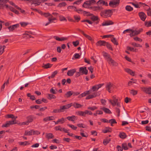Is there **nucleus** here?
I'll list each match as a JSON object with an SVG mask.
<instances>
[{"instance_id":"1","label":"nucleus","mask_w":151,"mask_h":151,"mask_svg":"<svg viewBox=\"0 0 151 151\" xmlns=\"http://www.w3.org/2000/svg\"><path fill=\"white\" fill-rule=\"evenodd\" d=\"M112 98L113 99L112 100L111 99L108 100L109 102L113 106L117 105L118 107H120V103L119 102H118V99L116 98V96H113Z\"/></svg>"},{"instance_id":"2","label":"nucleus","mask_w":151,"mask_h":151,"mask_svg":"<svg viewBox=\"0 0 151 151\" xmlns=\"http://www.w3.org/2000/svg\"><path fill=\"white\" fill-rule=\"evenodd\" d=\"M112 14L111 11L108 9L101 11L100 13V15L104 17H110Z\"/></svg>"},{"instance_id":"3","label":"nucleus","mask_w":151,"mask_h":151,"mask_svg":"<svg viewBox=\"0 0 151 151\" xmlns=\"http://www.w3.org/2000/svg\"><path fill=\"white\" fill-rule=\"evenodd\" d=\"M40 133L38 131H35L33 130H26L25 131L24 135L26 136H30L32 135H38L40 134Z\"/></svg>"},{"instance_id":"4","label":"nucleus","mask_w":151,"mask_h":151,"mask_svg":"<svg viewBox=\"0 0 151 151\" xmlns=\"http://www.w3.org/2000/svg\"><path fill=\"white\" fill-rule=\"evenodd\" d=\"M115 87V85L111 82L107 83L106 86V89L109 93L111 92L112 90Z\"/></svg>"},{"instance_id":"5","label":"nucleus","mask_w":151,"mask_h":151,"mask_svg":"<svg viewBox=\"0 0 151 151\" xmlns=\"http://www.w3.org/2000/svg\"><path fill=\"white\" fill-rule=\"evenodd\" d=\"M120 0H112L110 1L109 5L112 7L114 8L119 4Z\"/></svg>"},{"instance_id":"6","label":"nucleus","mask_w":151,"mask_h":151,"mask_svg":"<svg viewBox=\"0 0 151 151\" xmlns=\"http://www.w3.org/2000/svg\"><path fill=\"white\" fill-rule=\"evenodd\" d=\"M104 85V83H102L93 86L89 90H91V93L92 92V91H97L99 88L103 86Z\"/></svg>"},{"instance_id":"7","label":"nucleus","mask_w":151,"mask_h":151,"mask_svg":"<svg viewBox=\"0 0 151 151\" xmlns=\"http://www.w3.org/2000/svg\"><path fill=\"white\" fill-rule=\"evenodd\" d=\"M143 31L142 29H140L138 30H134L132 29V34L130 35V36L132 37L135 35H138L140 34V33L142 32Z\"/></svg>"},{"instance_id":"8","label":"nucleus","mask_w":151,"mask_h":151,"mask_svg":"<svg viewBox=\"0 0 151 151\" xmlns=\"http://www.w3.org/2000/svg\"><path fill=\"white\" fill-rule=\"evenodd\" d=\"M16 123V122L15 121V120H12L7 121L5 124L2 126V127H8L11 125L15 124Z\"/></svg>"},{"instance_id":"9","label":"nucleus","mask_w":151,"mask_h":151,"mask_svg":"<svg viewBox=\"0 0 151 151\" xmlns=\"http://www.w3.org/2000/svg\"><path fill=\"white\" fill-rule=\"evenodd\" d=\"M19 27V24H17L9 27L8 28L10 32H12L15 29L18 28Z\"/></svg>"},{"instance_id":"10","label":"nucleus","mask_w":151,"mask_h":151,"mask_svg":"<svg viewBox=\"0 0 151 151\" xmlns=\"http://www.w3.org/2000/svg\"><path fill=\"white\" fill-rule=\"evenodd\" d=\"M73 106V103H71L65 105L60 106V108L62 111V112H63L65 110L68 109Z\"/></svg>"},{"instance_id":"11","label":"nucleus","mask_w":151,"mask_h":151,"mask_svg":"<svg viewBox=\"0 0 151 151\" xmlns=\"http://www.w3.org/2000/svg\"><path fill=\"white\" fill-rule=\"evenodd\" d=\"M96 4L98 6H107L108 5L107 2L104 1L103 0H99L97 2Z\"/></svg>"},{"instance_id":"12","label":"nucleus","mask_w":151,"mask_h":151,"mask_svg":"<svg viewBox=\"0 0 151 151\" xmlns=\"http://www.w3.org/2000/svg\"><path fill=\"white\" fill-rule=\"evenodd\" d=\"M56 20V18L55 17H53L52 16V15L51 16L48 18V22L45 24V26H47L50 23L54 22H53V21Z\"/></svg>"},{"instance_id":"13","label":"nucleus","mask_w":151,"mask_h":151,"mask_svg":"<svg viewBox=\"0 0 151 151\" xmlns=\"http://www.w3.org/2000/svg\"><path fill=\"white\" fill-rule=\"evenodd\" d=\"M98 94V92H94L92 94L87 96L86 97V99H92L98 96L99 95V94Z\"/></svg>"},{"instance_id":"14","label":"nucleus","mask_w":151,"mask_h":151,"mask_svg":"<svg viewBox=\"0 0 151 151\" xmlns=\"http://www.w3.org/2000/svg\"><path fill=\"white\" fill-rule=\"evenodd\" d=\"M142 90V91L145 93L149 94H151V88L149 87L148 88L147 87H142L141 88Z\"/></svg>"},{"instance_id":"15","label":"nucleus","mask_w":151,"mask_h":151,"mask_svg":"<svg viewBox=\"0 0 151 151\" xmlns=\"http://www.w3.org/2000/svg\"><path fill=\"white\" fill-rule=\"evenodd\" d=\"M55 129L56 131L59 130L60 131H63L65 132H68L67 129L64 128H62L60 126H56L55 127Z\"/></svg>"},{"instance_id":"16","label":"nucleus","mask_w":151,"mask_h":151,"mask_svg":"<svg viewBox=\"0 0 151 151\" xmlns=\"http://www.w3.org/2000/svg\"><path fill=\"white\" fill-rule=\"evenodd\" d=\"M53 38L54 39L56 40L59 41H65V40H67L68 38L66 37H59L57 36H54L53 37Z\"/></svg>"},{"instance_id":"17","label":"nucleus","mask_w":151,"mask_h":151,"mask_svg":"<svg viewBox=\"0 0 151 151\" xmlns=\"http://www.w3.org/2000/svg\"><path fill=\"white\" fill-rule=\"evenodd\" d=\"M38 13L41 15L44 16L45 17L47 18L50 17L52 15L49 12H43L41 11H38Z\"/></svg>"},{"instance_id":"18","label":"nucleus","mask_w":151,"mask_h":151,"mask_svg":"<svg viewBox=\"0 0 151 151\" xmlns=\"http://www.w3.org/2000/svg\"><path fill=\"white\" fill-rule=\"evenodd\" d=\"M103 9V8L101 6H94L91 7V9L94 11L96 12L100 11Z\"/></svg>"},{"instance_id":"19","label":"nucleus","mask_w":151,"mask_h":151,"mask_svg":"<svg viewBox=\"0 0 151 151\" xmlns=\"http://www.w3.org/2000/svg\"><path fill=\"white\" fill-rule=\"evenodd\" d=\"M79 71L81 73L86 75L87 74L88 72V70L86 69V67L80 68Z\"/></svg>"},{"instance_id":"20","label":"nucleus","mask_w":151,"mask_h":151,"mask_svg":"<svg viewBox=\"0 0 151 151\" xmlns=\"http://www.w3.org/2000/svg\"><path fill=\"white\" fill-rule=\"evenodd\" d=\"M91 93V90L86 91L81 94L78 96V98H81L86 96L87 95H88Z\"/></svg>"},{"instance_id":"21","label":"nucleus","mask_w":151,"mask_h":151,"mask_svg":"<svg viewBox=\"0 0 151 151\" xmlns=\"http://www.w3.org/2000/svg\"><path fill=\"white\" fill-rule=\"evenodd\" d=\"M66 119V118H65L63 117L61 119H58L57 121L55 122L54 121V122H55V124H57L59 123L62 124L65 122Z\"/></svg>"},{"instance_id":"22","label":"nucleus","mask_w":151,"mask_h":151,"mask_svg":"<svg viewBox=\"0 0 151 151\" xmlns=\"http://www.w3.org/2000/svg\"><path fill=\"white\" fill-rule=\"evenodd\" d=\"M139 16L141 20L144 21L146 18V15L143 12H140L139 13Z\"/></svg>"},{"instance_id":"23","label":"nucleus","mask_w":151,"mask_h":151,"mask_svg":"<svg viewBox=\"0 0 151 151\" xmlns=\"http://www.w3.org/2000/svg\"><path fill=\"white\" fill-rule=\"evenodd\" d=\"M76 69H73L68 71L67 73V75L68 76H73L74 73L76 72Z\"/></svg>"},{"instance_id":"24","label":"nucleus","mask_w":151,"mask_h":151,"mask_svg":"<svg viewBox=\"0 0 151 151\" xmlns=\"http://www.w3.org/2000/svg\"><path fill=\"white\" fill-rule=\"evenodd\" d=\"M32 32L30 31H27L23 34V37H26L27 38H30L31 36L30 34H32Z\"/></svg>"},{"instance_id":"25","label":"nucleus","mask_w":151,"mask_h":151,"mask_svg":"<svg viewBox=\"0 0 151 151\" xmlns=\"http://www.w3.org/2000/svg\"><path fill=\"white\" fill-rule=\"evenodd\" d=\"M114 23L111 20H108L105 21L102 24V25L103 26H108L113 24Z\"/></svg>"},{"instance_id":"26","label":"nucleus","mask_w":151,"mask_h":151,"mask_svg":"<svg viewBox=\"0 0 151 151\" xmlns=\"http://www.w3.org/2000/svg\"><path fill=\"white\" fill-rule=\"evenodd\" d=\"M106 44V42L104 41L100 40L96 43L97 46H105Z\"/></svg>"},{"instance_id":"27","label":"nucleus","mask_w":151,"mask_h":151,"mask_svg":"<svg viewBox=\"0 0 151 151\" xmlns=\"http://www.w3.org/2000/svg\"><path fill=\"white\" fill-rule=\"evenodd\" d=\"M102 54L103 56L107 61L111 58L109 54L105 52H103Z\"/></svg>"},{"instance_id":"28","label":"nucleus","mask_w":151,"mask_h":151,"mask_svg":"<svg viewBox=\"0 0 151 151\" xmlns=\"http://www.w3.org/2000/svg\"><path fill=\"white\" fill-rule=\"evenodd\" d=\"M91 6V5L89 4V2L88 1H87L84 2L82 6L85 8H90L91 9V7H90Z\"/></svg>"},{"instance_id":"29","label":"nucleus","mask_w":151,"mask_h":151,"mask_svg":"<svg viewBox=\"0 0 151 151\" xmlns=\"http://www.w3.org/2000/svg\"><path fill=\"white\" fill-rule=\"evenodd\" d=\"M107 61L109 64L113 66H116L118 65L117 63L112 60L111 58L108 60Z\"/></svg>"},{"instance_id":"30","label":"nucleus","mask_w":151,"mask_h":151,"mask_svg":"<svg viewBox=\"0 0 151 151\" xmlns=\"http://www.w3.org/2000/svg\"><path fill=\"white\" fill-rule=\"evenodd\" d=\"M91 19L93 21H97L96 24H98L100 20V19L98 16L94 15L92 16L91 17Z\"/></svg>"},{"instance_id":"31","label":"nucleus","mask_w":151,"mask_h":151,"mask_svg":"<svg viewBox=\"0 0 151 151\" xmlns=\"http://www.w3.org/2000/svg\"><path fill=\"white\" fill-rule=\"evenodd\" d=\"M125 71L128 73L132 76L134 75V72L132 71V70L129 68H126L125 69Z\"/></svg>"},{"instance_id":"32","label":"nucleus","mask_w":151,"mask_h":151,"mask_svg":"<svg viewBox=\"0 0 151 151\" xmlns=\"http://www.w3.org/2000/svg\"><path fill=\"white\" fill-rule=\"evenodd\" d=\"M73 106L75 108H80L83 106V105L76 102H75L73 104Z\"/></svg>"},{"instance_id":"33","label":"nucleus","mask_w":151,"mask_h":151,"mask_svg":"<svg viewBox=\"0 0 151 151\" xmlns=\"http://www.w3.org/2000/svg\"><path fill=\"white\" fill-rule=\"evenodd\" d=\"M101 109L102 110L106 113L111 114V113L110 110L108 109L103 107L101 108Z\"/></svg>"},{"instance_id":"34","label":"nucleus","mask_w":151,"mask_h":151,"mask_svg":"<svg viewBox=\"0 0 151 151\" xmlns=\"http://www.w3.org/2000/svg\"><path fill=\"white\" fill-rule=\"evenodd\" d=\"M54 119H55V118L54 116H47L44 118L43 119V121H48L53 120Z\"/></svg>"},{"instance_id":"35","label":"nucleus","mask_w":151,"mask_h":151,"mask_svg":"<svg viewBox=\"0 0 151 151\" xmlns=\"http://www.w3.org/2000/svg\"><path fill=\"white\" fill-rule=\"evenodd\" d=\"M76 116H68L66 118V119H67L69 121H71L72 122H74L76 118Z\"/></svg>"},{"instance_id":"36","label":"nucleus","mask_w":151,"mask_h":151,"mask_svg":"<svg viewBox=\"0 0 151 151\" xmlns=\"http://www.w3.org/2000/svg\"><path fill=\"white\" fill-rule=\"evenodd\" d=\"M73 94V92L72 91L67 92L65 94V97L66 98H69Z\"/></svg>"},{"instance_id":"37","label":"nucleus","mask_w":151,"mask_h":151,"mask_svg":"<svg viewBox=\"0 0 151 151\" xmlns=\"http://www.w3.org/2000/svg\"><path fill=\"white\" fill-rule=\"evenodd\" d=\"M46 137L48 139H52L54 137V136L53 134L51 133H46Z\"/></svg>"},{"instance_id":"38","label":"nucleus","mask_w":151,"mask_h":151,"mask_svg":"<svg viewBox=\"0 0 151 151\" xmlns=\"http://www.w3.org/2000/svg\"><path fill=\"white\" fill-rule=\"evenodd\" d=\"M77 114L78 115H79L81 116H86V112L85 111H78L77 113Z\"/></svg>"},{"instance_id":"39","label":"nucleus","mask_w":151,"mask_h":151,"mask_svg":"<svg viewBox=\"0 0 151 151\" xmlns=\"http://www.w3.org/2000/svg\"><path fill=\"white\" fill-rule=\"evenodd\" d=\"M5 48V46L0 45V55H1L3 53L4 51V49Z\"/></svg>"},{"instance_id":"40","label":"nucleus","mask_w":151,"mask_h":151,"mask_svg":"<svg viewBox=\"0 0 151 151\" xmlns=\"http://www.w3.org/2000/svg\"><path fill=\"white\" fill-rule=\"evenodd\" d=\"M127 33H129V35L130 36V35L132 34V29H128L124 30L123 32V34H126Z\"/></svg>"},{"instance_id":"41","label":"nucleus","mask_w":151,"mask_h":151,"mask_svg":"<svg viewBox=\"0 0 151 151\" xmlns=\"http://www.w3.org/2000/svg\"><path fill=\"white\" fill-rule=\"evenodd\" d=\"M119 136L122 139H124L126 138L127 135L124 132L120 133L119 134Z\"/></svg>"},{"instance_id":"42","label":"nucleus","mask_w":151,"mask_h":151,"mask_svg":"<svg viewBox=\"0 0 151 151\" xmlns=\"http://www.w3.org/2000/svg\"><path fill=\"white\" fill-rule=\"evenodd\" d=\"M18 143L20 145L25 146L29 144L28 142L27 141H24V142H18Z\"/></svg>"},{"instance_id":"43","label":"nucleus","mask_w":151,"mask_h":151,"mask_svg":"<svg viewBox=\"0 0 151 151\" xmlns=\"http://www.w3.org/2000/svg\"><path fill=\"white\" fill-rule=\"evenodd\" d=\"M59 19L61 21H67V19L66 18L63 16L61 15L59 16Z\"/></svg>"},{"instance_id":"44","label":"nucleus","mask_w":151,"mask_h":151,"mask_svg":"<svg viewBox=\"0 0 151 151\" xmlns=\"http://www.w3.org/2000/svg\"><path fill=\"white\" fill-rule=\"evenodd\" d=\"M21 26L23 27H24L27 26L29 24V23L25 22H20L19 23Z\"/></svg>"},{"instance_id":"45","label":"nucleus","mask_w":151,"mask_h":151,"mask_svg":"<svg viewBox=\"0 0 151 151\" xmlns=\"http://www.w3.org/2000/svg\"><path fill=\"white\" fill-rule=\"evenodd\" d=\"M48 99H55L56 97L55 96L52 94H48Z\"/></svg>"},{"instance_id":"46","label":"nucleus","mask_w":151,"mask_h":151,"mask_svg":"<svg viewBox=\"0 0 151 151\" xmlns=\"http://www.w3.org/2000/svg\"><path fill=\"white\" fill-rule=\"evenodd\" d=\"M111 132V129L109 127H106L102 130V132L104 133H106Z\"/></svg>"},{"instance_id":"47","label":"nucleus","mask_w":151,"mask_h":151,"mask_svg":"<svg viewBox=\"0 0 151 151\" xmlns=\"http://www.w3.org/2000/svg\"><path fill=\"white\" fill-rule=\"evenodd\" d=\"M27 121L29 123L32 122L33 120V117L31 116H30L27 117Z\"/></svg>"},{"instance_id":"48","label":"nucleus","mask_w":151,"mask_h":151,"mask_svg":"<svg viewBox=\"0 0 151 151\" xmlns=\"http://www.w3.org/2000/svg\"><path fill=\"white\" fill-rule=\"evenodd\" d=\"M9 0H0V5L1 6H4V5Z\"/></svg>"},{"instance_id":"49","label":"nucleus","mask_w":151,"mask_h":151,"mask_svg":"<svg viewBox=\"0 0 151 151\" xmlns=\"http://www.w3.org/2000/svg\"><path fill=\"white\" fill-rule=\"evenodd\" d=\"M66 5V4L65 2H62L59 4L58 6L59 7H61L65 6Z\"/></svg>"},{"instance_id":"50","label":"nucleus","mask_w":151,"mask_h":151,"mask_svg":"<svg viewBox=\"0 0 151 151\" xmlns=\"http://www.w3.org/2000/svg\"><path fill=\"white\" fill-rule=\"evenodd\" d=\"M110 139L109 138H107L104 139L103 142V143L104 145H106L110 141Z\"/></svg>"},{"instance_id":"51","label":"nucleus","mask_w":151,"mask_h":151,"mask_svg":"<svg viewBox=\"0 0 151 151\" xmlns=\"http://www.w3.org/2000/svg\"><path fill=\"white\" fill-rule=\"evenodd\" d=\"M82 33L83 35H84L86 37L88 38L89 40H92V39L91 37H90V36L86 34L83 31L82 32Z\"/></svg>"},{"instance_id":"52","label":"nucleus","mask_w":151,"mask_h":151,"mask_svg":"<svg viewBox=\"0 0 151 151\" xmlns=\"http://www.w3.org/2000/svg\"><path fill=\"white\" fill-rule=\"evenodd\" d=\"M127 49L128 50H129L131 51H132L134 52H137V49H134L133 48L128 46L127 47Z\"/></svg>"},{"instance_id":"53","label":"nucleus","mask_w":151,"mask_h":151,"mask_svg":"<svg viewBox=\"0 0 151 151\" xmlns=\"http://www.w3.org/2000/svg\"><path fill=\"white\" fill-rule=\"evenodd\" d=\"M145 25L147 27H150L151 26V21H146L145 23Z\"/></svg>"},{"instance_id":"54","label":"nucleus","mask_w":151,"mask_h":151,"mask_svg":"<svg viewBox=\"0 0 151 151\" xmlns=\"http://www.w3.org/2000/svg\"><path fill=\"white\" fill-rule=\"evenodd\" d=\"M130 93L133 95L134 96L137 94V91L132 89L130 91Z\"/></svg>"},{"instance_id":"55","label":"nucleus","mask_w":151,"mask_h":151,"mask_svg":"<svg viewBox=\"0 0 151 151\" xmlns=\"http://www.w3.org/2000/svg\"><path fill=\"white\" fill-rule=\"evenodd\" d=\"M50 92L52 94H56L57 92V90L56 89H54L53 88H52L50 89Z\"/></svg>"},{"instance_id":"56","label":"nucleus","mask_w":151,"mask_h":151,"mask_svg":"<svg viewBox=\"0 0 151 151\" xmlns=\"http://www.w3.org/2000/svg\"><path fill=\"white\" fill-rule=\"evenodd\" d=\"M126 9L129 11H131L133 10V9L132 7L130 6H127L125 7Z\"/></svg>"},{"instance_id":"57","label":"nucleus","mask_w":151,"mask_h":151,"mask_svg":"<svg viewBox=\"0 0 151 151\" xmlns=\"http://www.w3.org/2000/svg\"><path fill=\"white\" fill-rule=\"evenodd\" d=\"M83 0H77V1H75L73 3V4H76L77 5L80 4L83 1Z\"/></svg>"},{"instance_id":"58","label":"nucleus","mask_w":151,"mask_h":151,"mask_svg":"<svg viewBox=\"0 0 151 151\" xmlns=\"http://www.w3.org/2000/svg\"><path fill=\"white\" fill-rule=\"evenodd\" d=\"M74 18L75 20L77 22H78L80 20V17L79 16L75 15L74 16Z\"/></svg>"},{"instance_id":"59","label":"nucleus","mask_w":151,"mask_h":151,"mask_svg":"<svg viewBox=\"0 0 151 151\" xmlns=\"http://www.w3.org/2000/svg\"><path fill=\"white\" fill-rule=\"evenodd\" d=\"M62 111H61L60 108L59 109H54L52 113H60L62 112Z\"/></svg>"},{"instance_id":"60","label":"nucleus","mask_w":151,"mask_h":151,"mask_svg":"<svg viewBox=\"0 0 151 151\" xmlns=\"http://www.w3.org/2000/svg\"><path fill=\"white\" fill-rule=\"evenodd\" d=\"M10 9L16 14H19V12L12 7H10Z\"/></svg>"},{"instance_id":"61","label":"nucleus","mask_w":151,"mask_h":151,"mask_svg":"<svg viewBox=\"0 0 151 151\" xmlns=\"http://www.w3.org/2000/svg\"><path fill=\"white\" fill-rule=\"evenodd\" d=\"M106 46L107 48L108 49L111 50H113V49L112 48L110 44L106 42Z\"/></svg>"},{"instance_id":"62","label":"nucleus","mask_w":151,"mask_h":151,"mask_svg":"<svg viewBox=\"0 0 151 151\" xmlns=\"http://www.w3.org/2000/svg\"><path fill=\"white\" fill-rule=\"evenodd\" d=\"M109 122L111 126H112V124L114 123H116V122L114 119H111L109 120Z\"/></svg>"},{"instance_id":"63","label":"nucleus","mask_w":151,"mask_h":151,"mask_svg":"<svg viewBox=\"0 0 151 151\" xmlns=\"http://www.w3.org/2000/svg\"><path fill=\"white\" fill-rule=\"evenodd\" d=\"M68 126H69L72 129L74 130H76L77 128V127H76L73 125L68 124Z\"/></svg>"},{"instance_id":"64","label":"nucleus","mask_w":151,"mask_h":151,"mask_svg":"<svg viewBox=\"0 0 151 151\" xmlns=\"http://www.w3.org/2000/svg\"><path fill=\"white\" fill-rule=\"evenodd\" d=\"M88 1L91 5L94 4L96 3V1L95 0H89Z\"/></svg>"}]
</instances>
